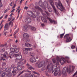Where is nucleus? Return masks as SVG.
<instances>
[{"mask_svg":"<svg viewBox=\"0 0 77 77\" xmlns=\"http://www.w3.org/2000/svg\"><path fill=\"white\" fill-rule=\"evenodd\" d=\"M54 69V70H53V69ZM52 69H53L52 71V73L54 72V71L55 70L54 73L55 76H56V75H58V73L59 72L60 70V67H58V68H57L56 65L53 66V63H50V64H48L47 68V70H48V71H46L45 72V74L47 76H48V77L50 76V72H51Z\"/></svg>","mask_w":77,"mask_h":77,"instance_id":"nucleus-1","label":"nucleus"},{"mask_svg":"<svg viewBox=\"0 0 77 77\" xmlns=\"http://www.w3.org/2000/svg\"><path fill=\"white\" fill-rule=\"evenodd\" d=\"M11 68H13V71L11 72L13 76H15L17 74V72L21 70V68L20 66H15L14 64H12Z\"/></svg>","mask_w":77,"mask_h":77,"instance_id":"nucleus-2","label":"nucleus"},{"mask_svg":"<svg viewBox=\"0 0 77 77\" xmlns=\"http://www.w3.org/2000/svg\"><path fill=\"white\" fill-rule=\"evenodd\" d=\"M57 60V62H56V59L53 58L52 60V61L54 63H56V65H59V62L60 63L61 65H63V63L66 62V60L64 58H60L58 57H57L56 58Z\"/></svg>","mask_w":77,"mask_h":77,"instance_id":"nucleus-3","label":"nucleus"},{"mask_svg":"<svg viewBox=\"0 0 77 77\" xmlns=\"http://www.w3.org/2000/svg\"><path fill=\"white\" fill-rule=\"evenodd\" d=\"M27 14L29 16H31L33 18H36V16L40 14V12L38 11H35V12L34 11H28L27 12Z\"/></svg>","mask_w":77,"mask_h":77,"instance_id":"nucleus-4","label":"nucleus"},{"mask_svg":"<svg viewBox=\"0 0 77 77\" xmlns=\"http://www.w3.org/2000/svg\"><path fill=\"white\" fill-rule=\"evenodd\" d=\"M55 5L57 8L60 9L59 8H60V11H63L65 10V8L63 7L62 3L60 0L58 1V3L57 2H55Z\"/></svg>","mask_w":77,"mask_h":77,"instance_id":"nucleus-5","label":"nucleus"},{"mask_svg":"<svg viewBox=\"0 0 77 77\" xmlns=\"http://www.w3.org/2000/svg\"><path fill=\"white\" fill-rule=\"evenodd\" d=\"M53 0H50L49 1L56 15L58 16L59 15V13L58 11L56 9V8H55V7H54V3H53Z\"/></svg>","mask_w":77,"mask_h":77,"instance_id":"nucleus-6","label":"nucleus"},{"mask_svg":"<svg viewBox=\"0 0 77 77\" xmlns=\"http://www.w3.org/2000/svg\"><path fill=\"white\" fill-rule=\"evenodd\" d=\"M69 34H67L65 35L64 36V38L66 39V42H70L72 41V39L69 37Z\"/></svg>","mask_w":77,"mask_h":77,"instance_id":"nucleus-7","label":"nucleus"},{"mask_svg":"<svg viewBox=\"0 0 77 77\" xmlns=\"http://www.w3.org/2000/svg\"><path fill=\"white\" fill-rule=\"evenodd\" d=\"M66 72H69V74H70L71 72V68H69L68 69V68L64 67L62 70V73L63 74H65Z\"/></svg>","mask_w":77,"mask_h":77,"instance_id":"nucleus-8","label":"nucleus"},{"mask_svg":"<svg viewBox=\"0 0 77 77\" xmlns=\"http://www.w3.org/2000/svg\"><path fill=\"white\" fill-rule=\"evenodd\" d=\"M20 62H19L17 63V65L18 66H21L22 65H24V63H26V60L24 59L21 60Z\"/></svg>","mask_w":77,"mask_h":77,"instance_id":"nucleus-9","label":"nucleus"},{"mask_svg":"<svg viewBox=\"0 0 77 77\" xmlns=\"http://www.w3.org/2000/svg\"><path fill=\"white\" fill-rule=\"evenodd\" d=\"M5 70L6 71H3V72H4V73L2 74L1 75V77H5V74H6V73H8V72H9V71H11V69L8 68H7L5 69Z\"/></svg>","mask_w":77,"mask_h":77,"instance_id":"nucleus-10","label":"nucleus"},{"mask_svg":"<svg viewBox=\"0 0 77 77\" xmlns=\"http://www.w3.org/2000/svg\"><path fill=\"white\" fill-rule=\"evenodd\" d=\"M35 8L36 9L38 10V11H40L41 12L42 15H43L44 17H45L46 16V14H44V13H43V11H42V10L41 9L39 6H35Z\"/></svg>","mask_w":77,"mask_h":77,"instance_id":"nucleus-11","label":"nucleus"},{"mask_svg":"<svg viewBox=\"0 0 77 77\" xmlns=\"http://www.w3.org/2000/svg\"><path fill=\"white\" fill-rule=\"evenodd\" d=\"M25 21L27 23H30L32 22V20L29 17H27L25 20Z\"/></svg>","mask_w":77,"mask_h":77,"instance_id":"nucleus-12","label":"nucleus"},{"mask_svg":"<svg viewBox=\"0 0 77 77\" xmlns=\"http://www.w3.org/2000/svg\"><path fill=\"white\" fill-rule=\"evenodd\" d=\"M45 65V61H42L38 64V68H41Z\"/></svg>","mask_w":77,"mask_h":77,"instance_id":"nucleus-13","label":"nucleus"},{"mask_svg":"<svg viewBox=\"0 0 77 77\" xmlns=\"http://www.w3.org/2000/svg\"><path fill=\"white\" fill-rule=\"evenodd\" d=\"M15 57H16V59H19V60H22V56L20 55H18L17 54L15 55Z\"/></svg>","mask_w":77,"mask_h":77,"instance_id":"nucleus-14","label":"nucleus"},{"mask_svg":"<svg viewBox=\"0 0 77 77\" xmlns=\"http://www.w3.org/2000/svg\"><path fill=\"white\" fill-rule=\"evenodd\" d=\"M26 66L27 68H28V69H30V70H32V69H33V70H34V69H35L34 68H33V67H32V66H31L30 65V64L28 63L26 64Z\"/></svg>","mask_w":77,"mask_h":77,"instance_id":"nucleus-15","label":"nucleus"},{"mask_svg":"<svg viewBox=\"0 0 77 77\" xmlns=\"http://www.w3.org/2000/svg\"><path fill=\"white\" fill-rule=\"evenodd\" d=\"M43 8H47L48 7V2L46 1H45L43 3Z\"/></svg>","mask_w":77,"mask_h":77,"instance_id":"nucleus-16","label":"nucleus"},{"mask_svg":"<svg viewBox=\"0 0 77 77\" xmlns=\"http://www.w3.org/2000/svg\"><path fill=\"white\" fill-rule=\"evenodd\" d=\"M29 60L31 63H34V62H36V60L35 57H32Z\"/></svg>","mask_w":77,"mask_h":77,"instance_id":"nucleus-17","label":"nucleus"},{"mask_svg":"<svg viewBox=\"0 0 77 77\" xmlns=\"http://www.w3.org/2000/svg\"><path fill=\"white\" fill-rule=\"evenodd\" d=\"M48 19L51 23H53L54 24H57V22L56 21L51 19L50 18H48Z\"/></svg>","mask_w":77,"mask_h":77,"instance_id":"nucleus-18","label":"nucleus"},{"mask_svg":"<svg viewBox=\"0 0 77 77\" xmlns=\"http://www.w3.org/2000/svg\"><path fill=\"white\" fill-rule=\"evenodd\" d=\"M40 17L42 20L43 22L45 23H47V21L46 19L44 18V17H43L42 16H41L40 17L39 16V18H40Z\"/></svg>","mask_w":77,"mask_h":77,"instance_id":"nucleus-19","label":"nucleus"},{"mask_svg":"<svg viewBox=\"0 0 77 77\" xmlns=\"http://www.w3.org/2000/svg\"><path fill=\"white\" fill-rule=\"evenodd\" d=\"M23 36L24 38L23 39H26V38H28L29 37V35L27 33H25L23 34Z\"/></svg>","mask_w":77,"mask_h":77,"instance_id":"nucleus-20","label":"nucleus"},{"mask_svg":"<svg viewBox=\"0 0 77 77\" xmlns=\"http://www.w3.org/2000/svg\"><path fill=\"white\" fill-rule=\"evenodd\" d=\"M14 53H14V52H10L9 57L11 59H12V57H11V56H15V55L16 54H14Z\"/></svg>","mask_w":77,"mask_h":77,"instance_id":"nucleus-21","label":"nucleus"},{"mask_svg":"<svg viewBox=\"0 0 77 77\" xmlns=\"http://www.w3.org/2000/svg\"><path fill=\"white\" fill-rule=\"evenodd\" d=\"M5 30H8L9 28V26H8V23H6L4 26Z\"/></svg>","mask_w":77,"mask_h":77,"instance_id":"nucleus-22","label":"nucleus"},{"mask_svg":"<svg viewBox=\"0 0 77 77\" xmlns=\"http://www.w3.org/2000/svg\"><path fill=\"white\" fill-rule=\"evenodd\" d=\"M23 51L25 54H26L28 53V48H25L23 50Z\"/></svg>","mask_w":77,"mask_h":77,"instance_id":"nucleus-23","label":"nucleus"},{"mask_svg":"<svg viewBox=\"0 0 77 77\" xmlns=\"http://www.w3.org/2000/svg\"><path fill=\"white\" fill-rule=\"evenodd\" d=\"M29 29V26L26 25L24 26L23 29L26 32L27 31V29Z\"/></svg>","mask_w":77,"mask_h":77,"instance_id":"nucleus-24","label":"nucleus"},{"mask_svg":"<svg viewBox=\"0 0 77 77\" xmlns=\"http://www.w3.org/2000/svg\"><path fill=\"white\" fill-rule=\"evenodd\" d=\"M31 72V71H29V70H27L26 71L23 70L22 72H21L18 75H20L21 74H22L23 72Z\"/></svg>","mask_w":77,"mask_h":77,"instance_id":"nucleus-25","label":"nucleus"},{"mask_svg":"<svg viewBox=\"0 0 77 77\" xmlns=\"http://www.w3.org/2000/svg\"><path fill=\"white\" fill-rule=\"evenodd\" d=\"M25 46L26 47H31V46H32V45L28 43H25Z\"/></svg>","mask_w":77,"mask_h":77,"instance_id":"nucleus-26","label":"nucleus"},{"mask_svg":"<svg viewBox=\"0 0 77 77\" xmlns=\"http://www.w3.org/2000/svg\"><path fill=\"white\" fill-rule=\"evenodd\" d=\"M26 77H32V74L30 73H29V74L27 73H26L25 74Z\"/></svg>","mask_w":77,"mask_h":77,"instance_id":"nucleus-27","label":"nucleus"},{"mask_svg":"<svg viewBox=\"0 0 77 77\" xmlns=\"http://www.w3.org/2000/svg\"><path fill=\"white\" fill-rule=\"evenodd\" d=\"M38 4L40 6L42 7V8H43L44 5L43 4H42V2L39 1L38 2Z\"/></svg>","mask_w":77,"mask_h":77,"instance_id":"nucleus-28","label":"nucleus"},{"mask_svg":"<svg viewBox=\"0 0 77 77\" xmlns=\"http://www.w3.org/2000/svg\"><path fill=\"white\" fill-rule=\"evenodd\" d=\"M3 56L4 57L6 58L7 57V56H8V53L7 51L5 52L4 55H3Z\"/></svg>","mask_w":77,"mask_h":77,"instance_id":"nucleus-29","label":"nucleus"},{"mask_svg":"<svg viewBox=\"0 0 77 77\" xmlns=\"http://www.w3.org/2000/svg\"><path fill=\"white\" fill-rule=\"evenodd\" d=\"M23 40L24 41H26V42H29L30 41V40H29L27 38L23 39Z\"/></svg>","mask_w":77,"mask_h":77,"instance_id":"nucleus-30","label":"nucleus"},{"mask_svg":"<svg viewBox=\"0 0 77 77\" xmlns=\"http://www.w3.org/2000/svg\"><path fill=\"white\" fill-rule=\"evenodd\" d=\"M7 76H8V77H11V76H12V73H11V72H8L7 73Z\"/></svg>","mask_w":77,"mask_h":77,"instance_id":"nucleus-31","label":"nucleus"},{"mask_svg":"<svg viewBox=\"0 0 77 77\" xmlns=\"http://www.w3.org/2000/svg\"><path fill=\"white\" fill-rule=\"evenodd\" d=\"M20 50V48H15V53H18L19 51Z\"/></svg>","mask_w":77,"mask_h":77,"instance_id":"nucleus-32","label":"nucleus"},{"mask_svg":"<svg viewBox=\"0 0 77 77\" xmlns=\"http://www.w3.org/2000/svg\"><path fill=\"white\" fill-rule=\"evenodd\" d=\"M7 44H6L5 45H0V47H7Z\"/></svg>","mask_w":77,"mask_h":77,"instance_id":"nucleus-33","label":"nucleus"},{"mask_svg":"<svg viewBox=\"0 0 77 77\" xmlns=\"http://www.w3.org/2000/svg\"><path fill=\"white\" fill-rule=\"evenodd\" d=\"M46 68L47 67L46 66H44L42 68L41 70L42 71H44V70H45Z\"/></svg>","mask_w":77,"mask_h":77,"instance_id":"nucleus-34","label":"nucleus"},{"mask_svg":"<svg viewBox=\"0 0 77 77\" xmlns=\"http://www.w3.org/2000/svg\"><path fill=\"white\" fill-rule=\"evenodd\" d=\"M29 54H30V56H32V57H33L34 55L35 54L34 52H30Z\"/></svg>","mask_w":77,"mask_h":77,"instance_id":"nucleus-35","label":"nucleus"},{"mask_svg":"<svg viewBox=\"0 0 77 77\" xmlns=\"http://www.w3.org/2000/svg\"><path fill=\"white\" fill-rule=\"evenodd\" d=\"M10 50L11 51V52H15V49L13 48H11L10 49Z\"/></svg>","mask_w":77,"mask_h":77,"instance_id":"nucleus-36","label":"nucleus"},{"mask_svg":"<svg viewBox=\"0 0 77 77\" xmlns=\"http://www.w3.org/2000/svg\"><path fill=\"white\" fill-rule=\"evenodd\" d=\"M75 69V66H72V71H71L72 72L74 71Z\"/></svg>","mask_w":77,"mask_h":77,"instance_id":"nucleus-37","label":"nucleus"},{"mask_svg":"<svg viewBox=\"0 0 77 77\" xmlns=\"http://www.w3.org/2000/svg\"><path fill=\"white\" fill-rule=\"evenodd\" d=\"M36 28L35 27H31V30H32V31H36Z\"/></svg>","mask_w":77,"mask_h":77,"instance_id":"nucleus-38","label":"nucleus"},{"mask_svg":"<svg viewBox=\"0 0 77 77\" xmlns=\"http://www.w3.org/2000/svg\"><path fill=\"white\" fill-rule=\"evenodd\" d=\"M1 60H3L4 61L5 60H5V59L4 58V57H0V61Z\"/></svg>","mask_w":77,"mask_h":77,"instance_id":"nucleus-39","label":"nucleus"},{"mask_svg":"<svg viewBox=\"0 0 77 77\" xmlns=\"http://www.w3.org/2000/svg\"><path fill=\"white\" fill-rule=\"evenodd\" d=\"M48 11L49 12H51V11H52V9H51V8H47Z\"/></svg>","mask_w":77,"mask_h":77,"instance_id":"nucleus-40","label":"nucleus"},{"mask_svg":"<svg viewBox=\"0 0 77 77\" xmlns=\"http://www.w3.org/2000/svg\"><path fill=\"white\" fill-rule=\"evenodd\" d=\"M64 33H63L62 34H61L60 35V38H63V36H64Z\"/></svg>","mask_w":77,"mask_h":77,"instance_id":"nucleus-41","label":"nucleus"},{"mask_svg":"<svg viewBox=\"0 0 77 77\" xmlns=\"http://www.w3.org/2000/svg\"><path fill=\"white\" fill-rule=\"evenodd\" d=\"M45 13H46L47 15H48V16H49V17L50 16V14H49L48 12L45 11Z\"/></svg>","mask_w":77,"mask_h":77,"instance_id":"nucleus-42","label":"nucleus"},{"mask_svg":"<svg viewBox=\"0 0 77 77\" xmlns=\"http://www.w3.org/2000/svg\"><path fill=\"white\" fill-rule=\"evenodd\" d=\"M20 60H19V59H18L17 58H16L15 60V62H19V61H20Z\"/></svg>","mask_w":77,"mask_h":77,"instance_id":"nucleus-43","label":"nucleus"},{"mask_svg":"<svg viewBox=\"0 0 77 77\" xmlns=\"http://www.w3.org/2000/svg\"><path fill=\"white\" fill-rule=\"evenodd\" d=\"M6 63L5 62H3L2 63V66H5V65H6Z\"/></svg>","mask_w":77,"mask_h":77,"instance_id":"nucleus-44","label":"nucleus"},{"mask_svg":"<svg viewBox=\"0 0 77 77\" xmlns=\"http://www.w3.org/2000/svg\"><path fill=\"white\" fill-rule=\"evenodd\" d=\"M14 4V2H12L10 5V6H12Z\"/></svg>","mask_w":77,"mask_h":77,"instance_id":"nucleus-45","label":"nucleus"},{"mask_svg":"<svg viewBox=\"0 0 77 77\" xmlns=\"http://www.w3.org/2000/svg\"><path fill=\"white\" fill-rule=\"evenodd\" d=\"M33 73H34V74H37V75H39V74L38 73L36 72L35 71L33 72Z\"/></svg>","mask_w":77,"mask_h":77,"instance_id":"nucleus-46","label":"nucleus"},{"mask_svg":"<svg viewBox=\"0 0 77 77\" xmlns=\"http://www.w3.org/2000/svg\"><path fill=\"white\" fill-rule=\"evenodd\" d=\"M75 48V46L74 45H72L71 47V48L72 49H74V48Z\"/></svg>","mask_w":77,"mask_h":77,"instance_id":"nucleus-47","label":"nucleus"},{"mask_svg":"<svg viewBox=\"0 0 77 77\" xmlns=\"http://www.w3.org/2000/svg\"><path fill=\"white\" fill-rule=\"evenodd\" d=\"M77 74V71H76L73 75V77H74V76L76 75Z\"/></svg>","mask_w":77,"mask_h":77,"instance_id":"nucleus-48","label":"nucleus"},{"mask_svg":"<svg viewBox=\"0 0 77 77\" xmlns=\"http://www.w3.org/2000/svg\"><path fill=\"white\" fill-rule=\"evenodd\" d=\"M32 77H39L38 76H35V75L33 74H32Z\"/></svg>","mask_w":77,"mask_h":77,"instance_id":"nucleus-49","label":"nucleus"},{"mask_svg":"<svg viewBox=\"0 0 77 77\" xmlns=\"http://www.w3.org/2000/svg\"><path fill=\"white\" fill-rule=\"evenodd\" d=\"M8 11V9H6V10L4 11V13H6Z\"/></svg>","mask_w":77,"mask_h":77,"instance_id":"nucleus-50","label":"nucleus"},{"mask_svg":"<svg viewBox=\"0 0 77 77\" xmlns=\"http://www.w3.org/2000/svg\"><path fill=\"white\" fill-rule=\"evenodd\" d=\"M15 11V9H13L11 11V12L12 13H13V12H14V11Z\"/></svg>","mask_w":77,"mask_h":77,"instance_id":"nucleus-51","label":"nucleus"},{"mask_svg":"<svg viewBox=\"0 0 77 77\" xmlns=\"http://www.w3.org/2000/svg\"><path fill=\"white\" fill-rule=\"evenodd\" d=\"M8 14L6 15L4 17L5 19H6V18H7V17H8Z\"/></svg>","mask_w":77,"mask_h":77,"instance_id":"nucleus-52","label":"nucleus"},{"mask_svg":"<svg viewBox=\"0 0 77 77\" xmlns=\"http://www.w3.org/2000/svg\"><path fill=\"white\" fill-rule=\"evenodd\" d=\"M15 6H16V5L14 4V6L12 7V9H14V8H15Z\"/></svg>","mask_w":77,"mask_h":77,"instance_id":"nucleus-53","label":"nucleus"},{"mask_svg":"<svg viewBox=\"0 0 77 77\" xmlns=\"http://www.w3.org/2000/svg\"><path fill=\"white\" fill-rule=\"evenodd\" d=\"M12 24V21H11L8 24V25L9 26H11V25Z\"/></svg>","mask_w":77,"mask_h":77,"instance_id":"nucleus-54","label":"nucleus"},{"mask_svg":"<svg viewBox=\"0 0 77 77\" xmlns=\"http://www.w3.org/2000/svg\"><path fill=\"white\" fill-rule=\"evenodd\" d=\"M28 9V7L25 6L24 8V9H26V10H27Z\"/></svg>","mask_w":77,"mask_h":77,"instance_id":"nucleus-55","label":"nucleus"},{"mask_svg":"<svg viewBox=\"0 0 77 77\" xmlns=\"http://www.w3.org/2000/svg\"><path fill=\"white\" fill-rule=\"evenodd\" d=\"M65 59H66V60H68L69 59V57H65Z\"/></svg>","mask_w":77,"mask_h":77,"instance_id":"nucleus-56","label":"nucleus"},{"mask_svg":"<svg viewBox=\"0 0 77 77\" xmlns=\"http://www.w3.org/2000/svg\"><path fill=\"white\" fill-rule=\"evenodd\" d=\"M3 22H5V20H2L1 21V23L0 25H1L2 24V23H3Z\"/></svg>","mask_w":77,"mask_h":77,"instance_id":"nucleus-57","label":"nucleus"},{"mask_svg":"<svg viewBox=\"0 0 77 77\" xmlns=\"http://www.w3.org/2000/svg\"><path fill=\"white\" fill-rule=\"evenodd\" d=\"M21 10H19L18 11V15H20V11Z\"/></svg>","mask_w":77,"mask_h":77,"instance_id":"nucleus-58","label":"nucleus"},{"mask_svg":"<svg viewBox=\"0 0 77 77\" xmlns=\"http://www.w3.org/2000/svg\"><path fill=\"white\" fill-rule=\"evenodd\" d=\"M41 26H42V27H44V26H45V25L44 23H42Z\"/></svg>","mask_w":77,"mask_h":77,"instance_id":"nucleus-59","label":"nucleus"},{"mask_svg":"<svg viewBox=\"0 0 77 77\" xmlns=\"http://www.w3.org/2000/svg\"><path fill=\"white\" fill-rule=\"evenodd\" d=\"M2 6L3 5H2V4L1 3H0V8H2Z\"/></svg>","mask_w":77,"mask_h":77,"instance_id":"nucleus-60","label":"nucleus"},{"mask_svg":"<svg viewBox=\"0 0 77 77\" xmlns=\"http://www.w3.org/2000/svg\"><path fill=\"white\" fill-rule=\"evenodd\" d=\"M13 47H14V48L17 47V46H16V45H13Z\"/></svg>","mask_w":77,"mask_h":77,"instance_id":"nucleus-61","label":"nucleus"},{"mask_svg":"<svg viewBox=\"0 0 77 77\" xmlns=\"http://www.w3.org/2000/svg\"><path fill=\"white\" fill-rule=\"evenodd\" d=\"M32 48H29V49H28V50H29L30 51H31L32 50Z\"/></svg>","mask_w":77,"mask_h":77,"instance_id":"nucleus-62","label":"nucleus"},{"mask_svg":"<svg viewBox=\"0 0 77 77\" xmlns=\"http://www.w3.org/2000/svg\"><path fill=\"white\" fill-rule=\"evenodd\" d=\"M36 45H35L33 46V47L34 48H36Z\"/></svg>","mask_w":77,"mask_h":77,"instance_id":"nucleus-63","label":"nucleus"},{"mask_svg":"<svg viewBox=\"0 0 77 77\" xmlns=\"http://www.w3.org/2000/svg\"><path fill=\"white\" fill-rule=\"evenodd\" d=\"M23 0H21L20 3V5H21Z\"/></svg>","mask_w":77,"mask_h":77,"instance_id":"nucleus-64","label":"nucleus"}]
</instances>
